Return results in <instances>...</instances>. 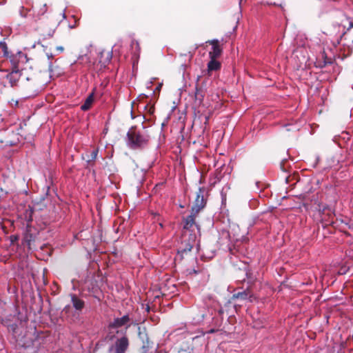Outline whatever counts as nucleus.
<instances>
[{
    "mask_svg": "<svg viewBox=\"0 0 353 353\" xmlns=\"http://www.w3.org/2000/svg\"><path fill=\"white\" fill-rule=\"evenodd\" d=\"M0 50L3 57L8 59L12 65V72L9 74L10 80H12L14 75H19L21 70L25 68L24 65L28 61L27 54L21 51L10 52L5 42H0Z\"/></svg>",
    "mask_w": 353,
    "mask_h": 353,
    "instance_id": "1",
    "label": "nucleus"
},
{
    "mask_svg": "<svg viewBox=\"0 0 353 353\" xmlns=\"http://www.w3.org/2000/svg\"><path fill=\"white\" fill-rule=\"evenodd\" d=\"M150 137L148 131L143 125L141 127L132 126L127 132L126 144L132 150L142 149L148 144Z\"/></svg>",
    "mask_w": 353,
    "mask_h": 353,
    "instance_id": "2",
    "label": "nucleus"
},
{
    "mask_svg": "<svg viewBox=\"0 0 353 353\" xmlns=\"http://www.w3.org/2000/svg\"><path fill=\"white\" fill-rule=\"evenodd\" d=\"M108 339L111 342L108 347V353H125L129 347V339L125 331H110Z\"/></svg>",
    "mask_w": 353,
    "mask_h": 353,
    "instance_id": "3",
    "label": "nucleus"
},
{
    "mask_svg": "<svg viewBox=\"0 0 353 353\" xmlns=\"http://www.w3.org/2000/svg\"><path fill=\"white\" fill-rule=\"evenodd\" d=\"M132 318L129 314H127L121 317L114 318L111 322L109 323L108 328L110 331H112V330L125 327V329L122 330L126 332L132 324Z\"/></svg>",
    "mask_w": 353,
    "mask_h": 353,
    "instance_id": "4",
    "label": "nucleus"
},
{
    "mask_svg": "<svg viewBox=\"0 0 353 353\" xmlns=\"http://www.w3.org/2000/svg\"><path fill=\"white\" fill-rule=\"evenodd\" d=\"M61 20L59 19H52L50 22L49 27L48 26L47 21H43L41 27V35L44 39H50L54 36V34L59 26Z\"/></svg>",
    "mask_w": 353,
    "mask_h": 353,
    "instance_id": "5",
    "label": "nucleus"
},
{
    "mask_svg": "<svg viewBox=\"0 0 353 353\" xmlns=\"http://www.w3.org/2000/svg\"><path fill=\"white\" fill-rule=\"evenodd\" d=\"M204 191L203 188H199L196 192V197L192 207V212L194 214H198L206 205V200L204 198Z\"/></svg>",
    "mask_w": 353,
    "mask_h": 353,
    "instance_id": "6",
    "label": "nucleus"
},
{
    "mask_svg": "<svg viewBox=\"0 0 353 353\" xmlns=\"http://www.w3.org/2000/svg\"><path fill=\"white\" fill-rule=\"evenodd\" d=\"M207 43H209L212 46V50L209 52L210 59L219 58L222 53V49L221 48V47L219 44V40L212 39V40L207 41Z\"/></svg>",
    "mask_w": 353,
    "mask_h": 353,
    "instance_id": "7",
    "label": "nucleus"
},
{
    "mask_svg": "<svg viewBox=\"0 0 353 353\" xmlns=\"http://www.w3.org/2000/svg\"><path fill=\"white\" fill-rule=\"evenodd\" d=\"M197 214L193 213L191 211V214L184 219L183 228L185 230H191L192 228L195 225V217Z\"/></svg>",
    "mask_w": 353,
    "mask_h": 353,
    "instance_id": "8",
    "label": "nucleus"
},
{
    "mask_svg": "<svg viewBox=\"0 0 353 353\" xmlns=\"http://www.w3.org/2000/svg\"><path fill=\"white\" fill-rule=\"evenodd\" d=\"M252 297V294L249 290H243L242 292H239L233 294L232 299H240L242 301L248 300Z\"/></svg>",
    "mask_w": 353,
    "mask_h": 353,
    "instance_id": "9",
    "label": "nucleus"
},
{
    "mask_svg": "<svg viewBox=\"0 0 353 353\" xmlns=\"http://www.w3.org/2000/svg\"><path fill=\"white\" fill-rule=\"evenodd\" d=\"M48 7L46 3H39L35 8L34 16L37 19L47 13Z\"/></svg>",
    "mask_w": 353,
    "mask_h": 353,
    "instance_id": "10",
    "label": "nucleus"
},
{
    "mask_svg": "<svg viewBox=\"0 0 353 353\" xmlns=\"http://www.w3.org/2000/svg\"><path fill=\"white\" fill-rule=\"evenodd\" d=\"M94 102V92H92L85 99L84 103L81 105V109L83 111L88 110Z\"/></svg>",
    "mask_w": 353,
    "mask_h": 353,
    "instance_id": "11",
    "label": "nucleus"
},
{
    "mask_svg": "<svg viewBox=\"0 0 353 353\" xmlns=\"http://www.w3.org/2000/svg\"><path fill=\"white\" fill-rule=\"evenodd\" d=\"M71 301L73 305V307L77 310H81L84 307V301L79 298H78L76 295L73 294L71 296Z\"/></svg>",
    "mask_w": 353,
    "mask_h": 353,
    "instance_id": "12",
    "label": "nucleus"
},
{
    "mask_svg": "<svg viewBox=\"0 0 353 353\" xmlns=\"http://www.w3.org/2000/svg\"><path fill=\"white\" fill-rule=\"evenodd\" d=\"M221 63L216 60V59H210V61L208 63V72L216 71L220 70Z\"/></svg>",
    "mask_w": 353,
    "mask_h": 353,
    "instance_id": "13",
    "label": "nucleus"
},
{
    "mask_svg": "<svg viewBox=\"0 0 353 353\" xmlns=\"http://www.w3.org/2000/svg\"><path fill=\"white\" fill-rule=\"evenodd\" d=\"M23 241L24 244L30 248L31 243L34 241V236L30 231L27 230Z\"/></svg>",
    "mask_w": 353,
    "mask_h": 353,
    "instance_id": "14",
    "label": "nucleus"
},
{
    "mask_svg": "<svg viewBox=\"0 0 353 353\" xmlns=\"http://www.w3.org/2000/svg\"><path fill=\"white\" fill-rule=\"evenodd\" d=\"M97 155H98V149H94L91 152L90 157L88 159V161L90 162V161H94L97 159Z\"/></svg>",
    "mask_w": 353,
    "mask_h": 353,
    "instance_id": "15",
    "label": "nucleus"
},
{
    "mask_svg": "<svg viewBox=\"0 0 353 353\" xmlns=\"http://www.w3.org/2000/svg\"><path fill=\"white\" fill-rule=\"evenodd\" d=\"M5 305L6 303L3 302L0 299V318L4 314L6 309H5Z\"/></svg>",
    "mask_w": 353,
    "mask_h": 353,
    "instance_id": "16",
    "label": "nucleus"
},
{
    "mask_svg": "<svg viewBox=\"0 0 353 353\" xmlns=\"http://www.w3.org/2000/svg\"><path fill=\"white\" fill-rule=\"evenodd\" d=\"M29 11L30 10H28L27 8H24L23 7H21V8L19 11V13L22 17H26L28 16V13Z\"/></svg>",
    "mask_w": 353,
    "mask_h": 353,
    "instance_id": "17",
    "label": "nucleus"
},
{
    "mask_svg": "<svg viewBox=\"0 0 353 353\" xmlns=\"http://www.w3.org/2000/svg\"><path fill=\"white\" fill-rule=\"evenodd\" d=\"M145 108L148 109V112L150 114H152L154 111V108L153 106L146 105Z\"/></svg>",
    "mask_w": 353,
    "mask_h": 353,
    "instance_id": "18",
    "label": "nucleus"
},
{
    "mask_svg": "<svg viewBox=\"0 0 353 353\" xmlns=\"http://www.w3.org/2000/svg\"><path fill=\"white\" fill-rule=\"evenodd\" d=\"M134 46H135V47L138 49V50H139V44L137 41H132V46L133 47Z\"/></svg>",
    "mask_w": 353,
    "mask_h": 353,
    "instance_id": "19",
    "label": "nucleus"
},
{
    "mask_svg": "<svg viewBox=\"0 0 353 353\" xmlns=\"http://www.w3.org/2000/svg\"><path fill=\"white\" fill-rule=\"evenodd\" d=\"M60 15L61 16L62 19H65L66 18L65 16V8L63 9L61 13H60Z\"/></svg>",
    "mask_w": 353,
    "mask_h": 353,
    "instance_id": "20",
    "label": "nucleus"
},
{
    "mask_svg": "<svg viewBox=\"0 0 353 353\" xmlns=\"http://www.w3.org/2000/svg\"><path fill=\"white\" fill-rule=\"evenodd\" d=\"M353 30V21H350L349 26L347 28V30L350 31V30Z\"/></svg>",
    "mask_w": 353,
    "mask_h": 353,
    "instance_id": "21",
    "label": "nucleus"
},
{
    "mask_svg": "<svg viewBox=\"0 0 353 353\" xmlns=\"http://www.w3.org/2000/svg\"><path fill=\"white\" fill-rule=\"evenodd\" d=\"M52 68H53L52 63L51 61H50L49 62V65H48V70H49L50 73L52 72V70H53Z\"/></svg>",
    "mask_w": 353,
    "mask_h": 353,
    "instance_id": "22",
    "label": "nucleus"
},
{
    "mask_svg": "<svg viewBox=\"0 0 353 353\" xmlns=\"http://www.w3.org/2000/svg\"><path fill=\"white\" fill-rule=\"evenodd\" d=\"M57 50L59 51V52H63L64 48L62 46H58V47H57Z\"/></svg>",
    "mask_w": 353,
    "mask_h": 353,
    "instance_id": "23",
    "label": "nucleus"
},
{
    "mask_svg": "<svg viewBox=\"0 0 353 353\" xmlns=\"http://www.w3.org/2000/svg\"><path fill=\"white\" fill-rule=\"evenodd\" d=\"M161 86H162V83H159L158 85V86L156 88V90L159 92L161 90Z\"/></svg>",
    "mask_w": 353,
    "mask_h": 353,
    "instance_id": "24",
    "label": "nucleus"
},
{
    "mask_svg": "<svg viewBox=\"0 0 353 353\" xmlns=\"http://www.w3.org/2000/svg\"><path fill=\"white\" fill-rule=\"evenodd\" d=\"M47 57H48V59L50 60L53 58V54L52 53L47 54Z\"/></svg>",
    "mask_w": 353,
    "mask_h": 353,
    "instance_id": "25",
    "label": "nucleus"
},
{
    "mask_svg": "<svg viewBox=\"0 0 353 353\" xmlns=\"http://www.w3.org/2000/svg\"><path fill=\"white\" fill-rule=\"evenodd\" d=\"M49 14H50V17H51V18H54V14H52L51 12H50Z\"/></svg>",
    "mask_w": 353,
    "mask_h": 353,
    "instance_id": "26",
    "label": "nucleus"
},
{
    "mask_svg": "<svg viewBox=\"0 0 353 353\" xmlns=\"http://www.w3.org/2000/svg\"><path fill=\"white\" fill-rule=\"evenodd\" d=\"M175 108H176V106H173V107L172 108L171 112H173V111H174V110L175 109Z\"/></svg>",
    "mask_w": 353,
    "mask_h": 353,
    "instance_id": "27",
    "label": "nucleus"
},
{
    "mask_svg": "<svg viewBox=\"0 0 353 353\" xmlns=\"http://www.w3.org/2000/svg\"><path fill=\"white\" fill-rule=\"evenodd\" d=\"M152 82H150L148 85H147V88H149V86H150L152 85Z\"/></svg>",
    "mask_w": 353,
    "mask_h": 353,
    "instance_id": "28",
    "label": "nucleus"
},
{
    "mask_svg": "<svg viewBox=\"0 0 353 353\" xmlns=\"http://www.w3.org/2000/svg\"><path fill=\"white\" fill-rule=\"evenodd\" d=\"M152 82H150L148 85H147V88H149V86H150L152 85Z\"/></svg>",
    "mask_w": 353,
    "mask_h": 353,
    "instance_id": "29",
    "label": "nucleus"
},
{
    "mask_svg": "<svg viewBox=\"0 0 353 353\" xmlns=\"http://www.w3.org/2000/svg\"><path fill=\"white\" fill-rule=\"evenodd\" d=\"M152 82H150L148 85H147V88H149V86H150L152 85Z\"/></svg>",
    "mask_w": 353,
    "mask_h": 353,
    "instance_id": "30",
    "label": "nucleus"
},
{
    "mask_svg": "<svg viewBox=\"0 0 353 353\" xmlns=\"http://www.w3.org/2000/svg\"><path fill=\"white\" fill-rule=\"evenodd\" d=\"M74 26H70V28H74Z\"/></svg>",
    "mask_w": 353,
    "mask_h": 353,
    "instance_id": "31",
    "label": "nucleus"
}]
</instances>
